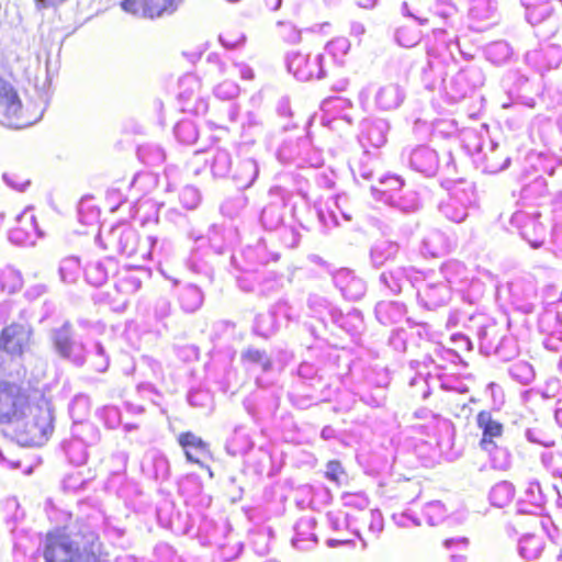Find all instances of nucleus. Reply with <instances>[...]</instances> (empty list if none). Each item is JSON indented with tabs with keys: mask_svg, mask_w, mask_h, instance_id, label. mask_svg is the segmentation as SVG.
<instances>
[{
	"mask_svg": "<svg viewBox=\"0 0 562 562\" xmlns=\"http://www.w3.org/2000/svg\"><path fill=\"white\" fill-rule=\"evenodd\" d=\"M52 411L45 398L30 403L19 386L0 382V424L9 426L21 446L43 445L52 432Z\"/></svg>",
	"mask_w": 562,
	"mask_h": 562,
	"instance_id": "f257e3e1",
	"label": "nucleus"
},
{
	"mask_svg": "<svg viewBox=\"0 0 562 562\" xmlns=\"http://www.w3.org/2000/svg\"><path fill=\"white\" fill-rule=\"evenodd\" d=\"M44 558L46 562H100L90 539L65 530L47 533Z\"/></svg>",
	"mask_w": 562,
	"mask_h": 562,
	"instance_id": "f03ea898",
	"label": "nucleus"
},
{
	"mask_svg": "<svg viewBox=\"0 0 562 562\" xmlns=\"http://www.w3.org/2000/svg\"><path fill=\"white\" fill-rule=\"evenodd\" d=\"M38 115H30L22 110L16 90L0 77V123L12 128H23L37 122Z\"/></svg>",
	"mask_w": 562,
	"mask_h": 562,
	"instance_id": "7ed1b4c3",
	"label": "nucleus"
},
{
	"mask_svg": "<svg viewBox=\"0 0 562 562\" xmlns=\"http://www.w3.org/2000/svg\"><path fill=\"white\" fill-rule=\"evenodd\" d=\"M30 339V331L22 325H11L3 329L0 338V363L3 366L9 357H19Z\"/></svg>",
	"mask_w": 562,
	"mask_h": 562,
	"instance_id": "20e7f679",
	"label": "nucleus"
},
{
	"mask_svg": "<svg viewBox=\"0 0 562 562\" xmlns=\"http://www.w3.org/2000/svg\"><path fill=\"white\" fill-rule=\"evenodd\" d=\"M179 443L184 449L188 461L193 463H200V459L207 452L206 443L191 432L182 434Z\"/></svg>",
	"mask_w": 562,
	"mask_h": 562,
	"instance_id": "39448f33",
	"label": "nucleus"
},
{
	"mask_svg": "<svg viewBox=\"0 0 562 562\" xmlns=\"http://www.w3.org/2000/svg\"><path fill=\"white\" fill-rule=\"evenodd\" d=\"M477 425L483 430V439L481 441L483 448H486V445L491 443L493 438L502 435V424L494 420L487 412H481L477 415Z\"/></svg>",
	"mask_w": 562,
	"mask_h": 562,
	"instance_id": "423d86ee",
	"label": "nucleus"
},
{
	"mask_svg": "<svg viewBox=\"0 0 562 562\" xmlns=\"http://www.w3.org/2000/svg\"><path fill=\"white\" fill-rule=\"evenodd\" d=\"M542 551L541 540L529 536L522 539L520 543V554L527 560H536Z\"/></svg>",
	"mask_w": 562,
	"mask_h": 562,
	"instance_id": "0eeeda50",
	"label": "nucleus"
},
{
	"mask_svg": "<svg viewBox=\"0 0 562 562\" xmlns=\"http://www.w3.org/2000/svg\"><path fill=\"white\" fill-rule=\"evenodd\" d=\"M55 348L57 352L63 357H68L70 355L71 341L69 328L67 326H64L56 331Z\"/></svg>",
	"mask_w": 562,
	"mask_h": 562,
	"instance_id": "6e6552de",
	"label": "nucleus"
},
{
	"mask_svg": "<svg viewBox=\"0 0 562 562\" xmlns=\"http://www.w3.org/2000/svg\"><path fill=\"white\" fill-rule=\"evenodd\" d=\"M342 474H344L342 469L338 462H336V461L328 462L327 469H326V476L329 480H331L336 483H339Z\"/></svg>",
	"mask_w": 562,
	"mask_h": 562,
	"instance_id": "1a4fd4ad",
	"label": "nucleus"
},
{
	"mask_svg": "<svg viewBox=\"0 0 562 562\" xmlns=\"http://www.w3.org/2000/svg\"><path fill=\"white\" fill-rule=\"evenodd\" d=\"M16 221L25 223L24 229L26 231V234H30L31 229L33 232L37 231L34 215L31 214L29 211H24L21 215L16 216Z\"/></svg>",
	"mask_w": 562,
	"mask_h": 562,
	"instance_id": "9d476101",
	"label": "nucleus"
},
{
	"mask_svg": "<svg viewBox=\"0 0 562 562\" xmlns=\"http://www.w3.org/2000/svg\"><path fill=\"white\" fill-rule=\"evenodd\" d=\"M7 276H13L15 278L14 282H12L11 284H5L3 283L2 284V290L3 291H8V292H13L15 291L18 288L21 286V280H20V277L12 270H8V271H2L0 272V282L2 281V278L7 277Z\"/></svg>",
	"mask_w": 562,
	"mask_h": 562,
	"instance_id": "9b49d317",
	"label": "nucleus"
},
{
	"mask_svg": "<svg viewBox=\"0 0 562 562\" xmlns=\"http://www.w3.org/2000/svg\"><path fill=\"white\" fill-rule=\"evenodd\" d=\"M396 93H397V89L393 86H389V87L382 88L380 90L378 98L381 103H383L387 108H391V106L397 105V103H398L397 100H394L393 102L387 103V102H384V100H383L384 95L396 94Z\"/></svg>",
	"mask_w": 562,
	"mask_h": 562,
	"instance_id": "f8f14e48",
	"label": "nucleus"
},
{
	"mask_svg": "<svg viewBox=\"0 0 562 562\" xmlns=\"http://www.w3.org/2000/svg\"><path fill=\"white\" fill-rule=\"evenodd\" d=\"M35 5L37 10H44L47 8H57L59 7L55 0H35Z\"/></svg>",
	"mask_w": 562,
	"mask_h": 562,
	"instance_id": "ddd939ff",
	"label": "nucleus"
},
{
	"mask_svg": "<svg viewBox=\"0 0 562 562\" xmlns=\"http://www.w3.org/2000/svg\"><path fill=\"white\" fill-rule=\"evenodd\" d=\"M244 40L243 36H238L237 38H235L234 41H228V38H226L225 36L223 35H220V42L223 44V46L227 47V48H234L236 47L239 43H241Z\"/></svg>",
	"mask_w": 562,
	"mask_h": 562,
	"instance_id": "4468645a",
	"label": "nucleus"
},
{
	"mask_svg": "<svg viewBox=\"0 0 562 562\" xmlns=\"http://www.w3.org/2000/svg\"><path fill=\"white\" fill-rule=\"evenodd\" d=\"M244 357L252 362H258L262 359V353L259 350H247Z\"/></svg>",
	"mask_w": 562,
	"mask_h": 562,
	"instance_id": "2eb2a0df",
	"label": "nucleus"
},
{
	"mask_svg": "<svg viewBox=\"0 0 562 562\" xmlns=\"http://www.w3.org/2000/svg\"><path fill=\"white\" fill-rule=\"evenodd\" d=\"M376 0H359V5L362 8H371L375 4Z\"/></svg>",
	"mask_w": 562,
	"mask_h": 562,
	"instance_id": "dca6fc26",
	"label": "nucleus"
},
{
	"mask_svg": "<svg viewBox=\"0 0 562 562\" xmlns=\"http://www.w3.org/2000/svg\"><path fill=\"white\" fill-rule=\"evenodd\" d=\"M452 542H453V540H452V539L446 540V541H445V547H446V548H449V547H450V544H451Z\"/></svg>",
	"mask_w": 562,
	"mask_h": 562,
	"instance_id": "f3484780",
	"label": "nucleus"
},
{
	"mask_svg": "<svg viewBox=\"0 0 562 562\" xmlns=\"http://www.w3.org/2000/svg\"><path fill=\"white\" fill-rule=\"evenodd\" d=\"M279 5H280V0H278V2H277V5H276V7L278 8Z\"/></svg>",
	"mask_w": 562,
	"mask_h": 562,
	"instance_id": "a211bd4d",
	"label": "nucleus"
},
{
	"mask_svg": "<svg viewBox=\"0 0 562 562\" xmlns=\"http://www.w3.org/2000/svg\"><path fill=\"white\" fill-rule=\"evenodd\" d=\"M2 220H3V218H2V217H0V222H1Z\"/></svg>",
	"mask_w": 562,
	"mask_h": 562,
	"instance_id": "6ab92c4d",
	"label": "nucleus"
}]
</instances>
